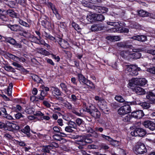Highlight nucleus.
Returning a JSON list of instances; mask_svg holds the SVG:
<instances>
[{
	"mask_svg": "<svg viewBox=\"0 0 155 155\" xmlns=\"http://www.w3.org/2000/svg\"><path fill=\"white\" fill-rule=\"evenodd\" d=\"M140 71L141 69L140 68L136 65H127L126 66L125 71L128 75L136 76L138 74V71Z\"/></svg>",
	"mask_w": 155,
	"mask_h": 155,
	"instance_id": "obj_1",
	"label": "nucleus"
},
{
	"mask_svg": "<svg viewBox=\"0 0 155 155\" xmlns=\"http://www.w3.org/2000/svg\"><path fill=\"white\" fill-rule=\"evenodd\" d=\"M86 111L96 119L100 118L101 114L98 109L94 105L90 106L89 108H86Z\"/></svg>",
	"mask_w": 155,
	"mask_h": 155,
	"instance_id": "obj_2",
	"label": "nucleus"
},
{
	"mask_svg": "<svg viewBox=\"0 0 155 155\" xmlns=\"http://www.w3.org/2000/svg\"><path fill=\"white\" fill-rule=\"evenodd\" d=\"M134 151L136 153L139 154H142L146 153L147 150L144 145L141 143H138L135 146Z\"/></svg>",
	"mask_w": 155,
	"mask_h": 155,
	"instance_id": "obj_3",
	"label": "nucleus"
},
{
	"mask_svg": "<svg viewBox=\"0 0 155 155\" xmlns=\"http://www.w3.org/2000/svg\"><path fill=\"white\" fill-rule=\"evenodd\" d=\"M146 134V130L141 128H137L131 132L130 134L133 136L143 137Z\"/></svg>",
	"mask_w": 155,
	"mask_h": 155,
	"instance_id": "obj_4",
	"label": "nucleus"
},
{
	"mask_svg": "<svg viewBox=\"0 0 155 155\" xmlns=\"http://www.w3.org/2000/svg\"><path fill=\"white\" fill-rule=\"evenodd\" d=\"M117 112L120 115H124L131 112V107L129 105H124L120 108L118 110Z\"/></svg>",
	"mask_w": 155,
	"mask_h": 155,
	"instance_id": "obj_5",
	"label": "nucleus"
},
{
	"mask_svg": "<svg viewBox=\"0 0 155 155\" xmlns=\"http://www.w3.org/2000/svg\"><path fill=\"white\" fill-rule=\"evenodd\" d=\"M133 84L136 85L143 86L147 84V81L144 78H134L131 80Z\"/></svg>",
	"mask_w": 155,
	"mask_h": 155,
	"instance_id": "obj_6",
	"label": "nucleus"
},
{
	"mask_svg": "<svg viewBox=\"0 0 155 155\" xmlns=\"http://www.w3.org/2000/svg\"><path fill=\"white\" fill-rule=\"evenodd\" d=\"M145 127L148 128L150 130L153 131L155 130V123L150 120H146L142 123Z\"/></svg>",
	"mask_w": 155,
	"mask_h": 155,
	"instance_id": "obj_7",
	"label": "nucleus"
},
{
	"mask_svg": "<svg viewBox=\"0 0 155 155\" xmlns=\"http://www.w3.org/2000/svg\"><path fill=\"white\" fill-rule=\"evenodd\" d=\"M55 42H57L60 45L61 47L63 48L66 49L68 46V42L61 38H56Z\"/></svg>",
	"mask_w": 155,
	"mask_h": 155,
	"instance_id": "obj_8",
	"label": "nucleus"
},
{
	"mask_svg": "<svg viewBox=\"0 0 155 155\" xmlns=\"http://www.w3.org/2000/svg\"><path fill=\"white\" fill-rule=\"evenodd\" d=\"M55 144L56 145L55 143L53 142L52 144H50L48 146H44L42 149L41 151L46 154V153H49L50 151L52 149L55 147Z\"/></svg>",
	"mask_w": 155,
	"mask_h": 155,
	"instance_id": "obj_9",
	"label": "nucleus"
},
{
	"mask_svg": "<svg viewBox=\"0 0 155 155\" xmlns=\"http://www.w3.org/2000/svg\"><path fill=\"white\" fill-rule=\"evenodd\" d=\"M130 38L131 39L142 42L145 41L147 40V37L143 35L134 36Z\"/></svg>",
	"mask_w": 155,
	"mask_h": 155,
	"instance_id": "obj_10",
	"label": "nucleus"
},
{
	"mask_svg": "<svg viewBox=\"0 0 155 155\" xmlns=\"http://www.w3.org/2000/svg\"><path fill=\"white\" fill-rule=\"evenodd\" d=\"M131 115L133 118L140 119L142 117L144 116V114L142 110H139L132 112L131 113Z\"/></svg>",
	"mask_w": 155,
	"mask_h": 155,
	"instance_id": "obj_11",
	"label": "nucleus"
},
{
	"mask_svg": "<svg viewBox=\"0 0 155 155\" xmlns=\"http://www.w3.org/2000/svg\"><path fill=\"white\" fill-rule=\"evenodd\" d=\"M7 27L11 30L15 31H21L22 29L21 26L16 24L14 25L9 24L7 25Z\"/></svg>",
	"mask_w": 155,
	"mask_h": 155,
	"instance_id": "obj_12",
	"label": "nucleus"
},
{
	"mask_svg": "<svg viewBox=\"0 0 155 155\" xmlns=\"http://www.w3.org/2000/svg\"><path fill=\"white\" fill-rule=\"evenodd\" d=\"M146 97L149 100L150 103L155 104V95L152 92H149L146 95Z\"/></svg>",
	"mask_w": 155,
	"mask_h": 155,
	"instance_id": "obj_13",
	"label": "nucleus"
},
{
	"mask_svg": "<svg viewBox=\"0 0 155 155\" xmlns=\"http://www.w3.org/2000/svg\"><path fill=\"white\" fill-rule=\"evenodd\" d=\"M6 41L10 44L14 45L17 48H21L22 47L21 44L17 43L15 40L13 38H9L7 39Z\"/></svg>",
	"mask_w": 155,
	"mask_h": 155,
	"instance_id": "obj_14",
	"label": "nucleus"
},
{
	"mask_svg": "<svg viewBox=\"0 0 155 155\" xmlns=\"http://www.w3.org/2000/svg\"><path fill=\"white\" fill-rule=\"evenodd\" d=\"M51 90L52 91L53 94H54L58 96L61 95V94L62 93V92L57 87H51Z\"/></svg>",
	"mask_w": 155,
	"mask_h": 155,
	"instance_id": "obj_15",
	"label": "nucleus"
},
{
	"mask_svg": "<svg viewBox=\"0 0 155 155\" xmlns=\"http://www.w3.org/2000/svg\"><path fill=\"white\" fill-rule=\"evenodd\" d=\"M60 85L62 90L64 91L66 94H71V91L68 89L67 85L65 83H61L60 84Z\"/></svg>",
	"mask_w": 155,
	"mask_h": 155,
	"instance_id": "obj_16",
	"label": "nucleus"
},
{
	"mask_svg": "<svg viewBox=\"0 0 155 155\" xmlns=\"http://www.w3.org/2000/svg\"><path fill=\"white\" fill-rule=\"evenodd\" d=\"M134 91L138 95H143L145 93L144 90L139 87H137L134 88Z\"/></svg>",
	"mask_w": 155,
	"mask_h": 155,
	"instance_id": "obj_17",
	"label": "nucleus"
},
{
	"mask_svg": "<svg viewBox=\"0 0 155 155\" xmlns=\"http://www.w3.org/2000/svg\"><path fill=\"white\" fill-rule=\"evenodd\" d=\"M78 78L80 83L84 84L87 80L82 74H78Z\"/></svg>",
	"mask_w": 155,
	"mask_h": 155,
	"instance_id": "obj_18",
	"label": "nucleus"
},
{
	"mask_svg": "<svg viewBox=\"0 0 155 155\" xmlns=\"http://www.w3.org/2000/svg\"><path fill=\"white\" fill-rule=\"evenodd\" d=\"M6 13L7 14L13 18H18L19 16L18 14L16 13L12 10L8 9L7 10Z\"/></svg>",
	"mask_w": 155,
	"mask_h": 155,
	"instance_id": "obj_19",
	"label": "nucleus"
},
{
	"mask_svg": "<svg viewBox=\"0 0 155 155\" xmlns=\"http://www.w3.org/2000/svg\"><path fill=\"white\" fill-rule=\"evenodd\" d=\"M30 127L28 125H27L25 127L21 130V131L24 133L26 134L27 136L28 137H30L31 136L30 133Z\"/></svg>",
	"mask_w": 155,
	"mask_h": 155,
	"instance_id": "obj_20",
	"label": "nucleus"
},
{
	"mask_svg": "<svg viewBox=\"0 0 155 155\" xmlns=\"http://www.w3.org/2000/svg\"><path fill=\"white\" fill-rule=\"evenodd\" d=\"M37 52L42 55L48 56L50 55V53L43 48H37Z\"/></svg>",
	"mask_w": 155,
	"mask_h": 155,
	"instance_id": "obj_21",
	"label": "nucleus"
},
{
	"mask_svg": "<svg viewBox=\"0 0 155 155\" xmlns=\"http://www.w3.org/2000/svg\"><path fill=\"white\" fill-rule=\"evenodd\" d=\"M112 29V31L114 32H117L119 29L120 30V32L127 33L129 31L128 29L124 27H119V28H113Z\"/></svg>",
	"mask_w": 155,
	"mask_h": 155,
	"instance_id": "obj_22",
	"label": "nucleus"
},
{
	"mask_svg": "<svg viewBox=\"0 0 155 155\" xmlns=\"http://www.w3.org/2000/svg\"><path fill=\"white\" fill-rule=\"evenodd\" d=\"M83 137L84 138L83 140L84 141L83 143V146L85 145L86 143H91L93 142L91 138L88 137L86 135H83Z\"/></svg>",
	"mask_w": 155,
	"mask_h": 155,
	"instance_id": "obj_23",
	"label": "nucleus"
},
{
	"mask_svg": "<svg viewBox=\"0 0 155 155\" xmlns=\"http://www.w3.org/2000/svg\"><path fill=\"white\" fill-rule=\"evenodd\" d=\"M99 107L100 108L101 110H105L107 108V103L104 100H103L101 103L99 104Z\"/></svg>",
	"mask_w": 155,
	"mask_h": 155,
	"instance_id": "obj_24",
	"label": "nucleus"
},
{
	"mask_svg": "<svg viewBox=\"0 0 155 155\" xmlns=\"http://www.w3.org/2000/svg\"><path fill=\"white\" fill-rule=\"evenodd\" d=\"M44 35L46 38L49 39L54 42L56 41L55 40L56 39V38L54 37L45 31L44 32Z\"/></svg>",
	"mask_w": 155,
	"mask_h": 155,
	"instance_id": "obj_25",
	"label": "nucleus"
},
{
	"mask_svg": "<svg viewBox=\"0 0 155 155\" xmlns=\"http://www.w3.org/2000/svg\"><path fill=\"white\" fill-rule=\"evenodd\" d=\"M67 124L73 129H77V126L74 122L70 120L67 123Z\"/></svg>",
	"mask_w": 155,
	"mask_h": 155,
	"instance_id": "obj_26",
	"label": "nucleus"
},
{
	"mask_svg": "<svg viewBox=\"0 0 155 155\" xmlns=\"http://www.w3.org/2000/svg\"><path fill=\"white\" fill-rule=\"evenodd\" d=\"M133 118V117L131 115H128L123 118V120L125 122H131L132 121V119Z\"/></svg>",
	"mask_w": 155,
	"mask_h": 155,
	"instance_id": "obj_27",
	"label": "nucleus"
},
{
	"mask_svg": "<svg viewBox=\"0 0 155 155\" xmlns=\"http://www.w3.org/2000/svg\"><path fill=\"white\" fill-rule=\"evenodd\" d=\"M130 54H131L128 51H122L120 53V55L124 58H126Z\"/></svg>",
	"mask_w": 155,
	"mask_h": 155,
	"instance_id": "obj_28",
	"label": "nucleus"
},
{
	"mask_svg": "<svg viewBox=\"0 0 155 155\" xmlns=\"http://www.w3.org/2000/svg\"><path fill=\"white\" fill-rule=\"evenodd\" d=\"M104 16L101 14H95V20L102 21L104 19Z\"/></svg>",
	"mask_w": 155,
	"mask_h": 155,
	"instance_id": "obj_29",
	"label": "nucleus"
},
{
	"mask_svg": "<svg viewBox=\"0 0 155 155\" xmlns=\"http://www.w3.org/2000/svg\"><path fill=\"white\" fill-rule=\"evenodd\" d=\"M53 129L54 132L56 133H59L61 134L64 135L65 136H66L65 134L61 132L62 130L60 127H58L57 126H55L53 127Z\"/></svg>",
	"mask_w": 155,
	"mask_h": 155,
	"instance_id": "obj_30",
	"label": "nucleus"
},
{
	"mask_svg": "<svg viewBox=\"0 0 155 155\" xmlns=\"http://www.w3.org/2000/svg\"><path fill=\"white\" fill-rule=\"evenodd\" d=\"M84 84L86 85L91 89H94L95 88V86L93 83L88 79L87 80L86 82Z\"/></svg>",
	"mask_w": 155,
	"mask_h": 155,
	"instance_id": "obj_31",
	"label": "nucleus"
},
{
	"mask_svg": "<svg viewBox=\"0 0 155 155\" xmlns=\"http://www.w3.org/2000/svg\"><path fill=\"white\" fill-rule=\"evenodd\" d=\"M87 19L90 22H91L95 20V14L87 15Z\"/></svg>",
	"mask_w": 155,
	"mask_h": 155,
	"instance_id": "obj_32",
	"label": "nucleus"
},
{
	"mask_svg": "<svg viewBox=\"0 0 155 155\" xmlns=\"http://www.w3.org/2000/svg\"><path fill=\"white\" fill-rule=\"evenodd\" d=\"M41 96H38V98L39 99L41 100H43L44 98V97L47 94V92L45 91L44 90H41Z\"/></svg>",
	"mask_w": 155,
	"mask_h": 155,
	"instance_id": "obj_33",
	"label": "nucleus"
},
{
	"mask_svg": "<svg viewBox=\"0 0 155 155\" xmlns=\"http://www.w3.org/2000/svg\"><path fill=\"white\" fill-rule=\"evenodd\" d=\"M50 7L52 11L53 12L55 15L58 13V10L55 8V6L51 3L49 4Z\"/></svg>",
	"mask_w": 155,
	"mask_h": 155,
	"instance_id": "obj_34",
	"label": "nucleus"
},
{
	"mask_svg": "<svg viewBox=\"0 0 155 155\" xmlns=\"http://www.w3.org/2000/svg\"><path fill=\"white\" fill-rule=\"evenodd\" d=\"M19 23L22 25L25 26L26 27L29 28L30 25H29L25 21L23 20L19 19L18 20V21Z\"/></svg>",
	"mask_w": 155,
	"mask_h": 155,
	"instance_id": "obj_35",
	"label": "nucleus"
},
{
	"mask_svg": "<svg viewBox=\"0 0 155 155\" xmlns=\"http://www.w3.org/2000/svg\"><path fill=\"white\" fill-rule=\"evenodd\" d=\"M107 24L112 25L114 26H117L118 27L120 26V22H111L110 21H108L107 22Z\"/></svg>",
	"mask_w": 155,
	"mask_h": 155,
	"instance_id": "obj_36",
	"label": "nucleus"
},
{
	"mask_svg": "<svg viewBox=\"0 0 155 155\" xmlns=\"http://www.w3.org/2000/svg\"><path fill=\"white\" fill-rule=\"evenodd\" d=\"M115 99L117 101L120 103H123L125 101V100L121 96H116L115 97Z\"/></svg>",
	"mask_w": 155,
	"mask_h": 155,
	"instance_id": "obj_37",
	"label": "nucleus"
},
{
	"mask_svg": "<svg viewBox=\"0 0 155 155\" xmlns=\"http://www.w3.org/2000/svg\"><path fill=\"white\" fill-rule=\"evenodd\" d=\"M4 68L8 71L15 72V69L11 66L6 65L4 67Z\"/></svg>",
	"mask_w": 155,
	"mask_h": 155,
	"instance_id": "obj_38",
	"label": "nucleus"
},
{
	"mask_svg": "<svg viewBox=\"0 0 155 155\" xmlns=\"http://www.w3.org/2000/svg\"><path fill=\"white\" fill-rule=\"evenodd\" d=\"M117 46L118 47L123 48H128L130 47V46H128L123 42H120L117 43Z\"/></svg>",
	"mask_w": 155,
	"mask_h": 155,
	"instance_id": "obj_39",
	"label": "nucleus"
},
{
	"mask_svg": "<svg viewBox=\"0 0 155 155\" xmlns=\"http://www.w3.org/2000/svg\"><path fill=\"white\" fill-rule=\"evenodd\" d=\"M72 25L73 28L78 31L80 32L81 31V28H80L79 25L74 22H73L72 23Z\"/></svg>",
	"mask_w": 155,
	"mask_h": 155,
	"instance_id": "obj_40",
	"label": "nucleus"
},
{
	"mask_svg": "<svg viewBox=\"0 0 155 155\" xmlns=\"http://www.w3.org/2000/svg\"><path fill=\"white\" fill-rule=\"evenodd\" d=\"M32 78L33 80L38 83H40L42 80L38 76L36 75H33L32 76Z\"/></svg>",
	"mask_w": 155,
	"mask_h": 155,
	"instance_id": "obj_41",
	"label": "nucleus"
},
{
	"mask_svg": "<svg viewBox=\"0 0 155 155\" xmlns=\"http://www.w3.org/2000/svg\"><path fill=\"white\" fill-rule=\"evenodd\" d=\"M5 125L6 127H7L8 130L10 131H13L12 123L8 121L6 123Z\"/></svg>",
	"mask_w": 155,
	"mask_h": 155,
	"instance_id": "obj_42",
	"label": "nucleus"
},
{
	"mask_svg": "<svg viewBox=\"0 0 155 155\" xmlns=\"http://www.w3.org/2000/svg\"><path fill=\"white\" fill-rule=\"evenodd\" d=\"M139 15L142 17H146L148 15V13L143 10H140L138 12Z\"/></svg>",
	"mask_w": 155,
	"mask_h": 155,
	"instance_id": "obj_43",
	"label": "nucleus"
},
{
	"mask_svg": "<svg viewBox=\"0 0 155 155\" xmlns=\"http://www.w3.org/2000/svg\"><path fill=\"white\" fill-rule=\"evenodd\" d=\"M140 106L144 109H148L150 107V104L147 102H142L140 104Z\"/></svg>",
	"mask_w": 155,
	"mask_h": 155,
	"instance_id": "obj_44",
	"label": "nucleus"
},
{
	"mask_svg": "<svg viewBox=\"0 0 155 155\" xmlns=\"http://www.w3.org/2000/svg\"><path fill=\"white\" fill-rule=\"evenodd\" d=\"M34 38L36 39V41H35V43L39 45H43L45 42V41L43 39H41V38H38L36 37H35Z\"/></svg>",
	"mask_w": 155,
	"mask_h": 155,
	"instance_id": "obj_45",
	"label": "nucleus"
},
{
	"mask_svg": "<svg viewBox=\"0 0 155 155\" xmlns=\"http://www.w3.org/2000/svg\"><path fill=\"white\" fill-rule=\"evenodd\" d=\"M63 105L68 109L71 110L72 109V106L71 104L69 102L66 101L63 103Z\"/></svg>",
	"mask_w": 155,
	"mask_h": 155,
	"instance_id": "obj_46",
	"label": "nucleus"
},
{
	"mask_svg": "<svg viewBox=\"0 0 155 155\" xmlns=\"http://www.w3.org/2000/svg\"><path fill=\"white\" fill-rule=\"evenodd\" d=\"M21 31L24 33V37L27 38H29L30 37L31 34L28 31H26L25 30L23 29L22 28V30Z\"/></svg>",
	"mask_w": 155,
	"mask_h": 155,
	"instance_id": "obj_47",
	"label": "nucleus"
},
{
	"mask_svg": "<svg viewBox=\"0 0 155 155\" xmlns=\"http://www.w3.org/2000/svg\"><path fill=\"white\" fill-rule=\"evenodd\" d=\"M65 131L68 133H72L74 132V130L68 125L64 128Z\"/></svg>",
	"mask_w": 155,
	"mask_h": 155,
	"instance_id": "obj_48",
	"label": "nucleus"
},
{
	"mask_svg": "<svg viewBox=\"0 0 155 155\" xmlns=\"http://www.w3.org/2000/svg\"><path fill=\"white\" fill-rule=\"evenodd\" d=\"M0 19L4 21H6L8 20V17L5 15L2 14H0Z\"/></svg>",
	"mask_w": 155,
	"mask_h": 155,
	"instance_id": "obj_49",
	"label": "nucleus"
},
{
	"mask_svg": "<svg viewBox=\"0 0 155 155\" xmlns=\"http://www.w3.org/2000/svg\"><path fill=\"white\" fill-rule=\"evenodd\" d=\"M110 143L111 145L115 146H117L120 144V142L118 141L113 140V139Z\"/></svg>",
	"mask_w": 155,
	"mask_h": 155,
	"instance_id": "obj_50",
	"label": "nucleus"
},
{
	"mask_svg": "<svg viewBox=\"0 0 155 155\" xmlns=\"http://www.w3.org/2000/svg\"><path fill=\"white\" fill-rule=\"evenodd\" d=\"M70 98L71 99V101L73 102L74 104H75V102L78 100V98L74 94L71 95V97Z\"/></svg>",
	"mask_w": 155,
	"mask_h": 155,
	"instance_id": "obj_51",
	"label": "nucleus"
},
{
	"mask_svg": "<svg viewBox=\"0 0 155 155\" xmlns=\"http://www.w3.org/2000/svg\"><path fill=\"white\" fill-rule=\"evenodd\" d=\"M75 122L76 125L78 126H80L82 124L83 121L81 119L78 118L76 119Z\"/></svg>",
	"mask_w": 155,
	"mask_h": 155,
	"instance_id": "obj_52",
	"label": "nucleus"
},
{
	"mask_svg": "<svg viewBox=\"0 0 155 155\" xmlns=\"http://www.w3.org/2000/svg\"><path fill=\"white\" fill-rule=\"evenodd\" d=\"M94 99L96 101H97V102L99 104L101 103L103 100H104L102 98L100 97L97 96H95Z\"/></svg>",
	"mask_w": 155,
	"mask_h": 155,
	"instance_id": "obj_53",
	"label": "nucleus"
},
{
	"mask_svg": "<svg viewBox=\"0 0 155 155\" xmlns=\"http://www.w3.org/2000/svg\"><path fill=\"white\" fill-rule=\"evenodd\" d=\"M91 29L93 31H97L99 30L98 25H94L91 27Z\"/></svg>",
	"mask_w": 155,
	"mask_h": 155,
	"instance_id": "obj_54",
	"label": "nucleus"
},
{
	"mask_svg": "<svg viewBox=\"0 0 155 155\" xmlns=\"http://www.w3.org/2000/svg\"><path fill=\"white\" fill-rule=\"evenodd\" d=\"M34 109L33 108H29L25 110V112L29 114H32L34 113Z\"/></svg>",
	"mask_w": 155,
	"mask_h": 155,
	"instance_id": "obj_55",
	"label": "nucleus"
},
{
	"mask_svg": "<svg viewBox=\"0 0 155 155\" xmlns=\"http://www.w3.org/2000/svg\"><path fill=\"white\" fill-rule=\"evenodd\" d=\"M101 136L102 138L105 139L106 140H108L110 142L112 140V139L110 137L105 135L103 134H101Z\"/></svg>",
	"mask_w": 155,
	"mask_h": 155,
	"instance_id": "obj_56",
	"label": "nucleus"
},
{
	"mask_svg": "<svg viewBox=\"0 0 155 155\" xmlns=\"http://www.w3.org/2000/svg\"><path fill=\"white\" fill-rule=\"evenodd\" d=\"M52 137L54 140L59 141L61 137L59 135L55 134L53 135Z\"/></svg>",
	"mask_w": 155,
	"mask_h": 155,
	"instance_id": "obj_57",
	"label": "nucleus"
},
{
	"mask_svg": "<svg viewBox=\"0 0 155 155\" xmlns=\"http://www.w3.org/2000/svg\"><path fill=\"white\" fill-rule=\"evenodd\" d=\"M101 9V13H104L107 12L108 11V9L105 7H101L100 8Z\"/></svg>",
	"mask_w": 155,
	"mask_h": 155,
	"instance_id": "obj_58",
	"label": "nucleus"
},
{
	"mask_svg": "<svg viewBox=\"0 0 155 155\" xmlns=\"http://www.w3.org/2000/svg\"><path fill=\"white\" fill-rule=\"evenodd\" d=\"M10 58H11L12 60L16 61H18V59H19V57L12 54H10Z\"/></svg>",
	"mask_w": 155,
	"mask_h": 155,
	"instance_id": "obj_59",
	"label": "nucleus"
},
{
	"mask_svg": "<svg viewBox=\"0 0 155 155\" xmlns=\"http://www.w3.org/2000/svg\"><path fill=\"white\" fill-rule=\"evenodd\" d=\"M101 8L100 6H95L94 7V10H95V11L98 13H101Z\"/></svg>",
	"mask_w": 155,
	"mask_h": 155,
	"instance_id": "obj_60",
	"label": "nucleus"
},
{
	"mask_svg": "<svg viewBox=\"0 0 155 155\" xmlns=\"http://www.w3.org/2000/svg\"><path fill=\"white\" fill-rule=\"evenodd\" d=\"M3 117L8 120H11L13 119L12 117L10 115L8 114L7 113L6 114H5Z\"/></svg>",
	"mask_w": 155,
	"mask_h": 155,
	"instance_id": "obj_61",
	"label": "nucleus"
},
{
	"mask_svg": "<svg viewBox=\"0 0 155 155\" xmlns=\"http://www.w3.org/2000/svg\"><path fill=\"white\" fill-rule=\"evenodd\" d=\"M148 71L153 74H155V67H153L148 69Z\"/></svg>",
	"mask_w": 155,
	"mask_h": 155,
	"instance_id": "obj_62",
	"label": "nucleus"
},
{
	"mask_svg": "<svg viewBox=\"0 0 155 155\" xmlns=\"http://www.w3.org/2000/svg\"><path fill=\"white\" fill-rule=\"evenodd\" d=\"M12 65L17 68H20L21 69L22 68V66L20 64H19L16 62H13L12 63Z\"/></svg>",
	"mask_w": 155,
	"mask_h": 155,
	"instance_id": "obj_63",
	"label": "nucleus"
},
{
	"mask_svg": "<svg viewBox=\"0 0 155 155\" xmlns=\"http://www.w3.org/2000/svg\"><path fill=\"white\" fill-rule=\"evenodd\" d=\"M15 3L14 1H9L8 5L11 8H14L15 6Z\"/></svg>",
	"mask_w": 155,
	"mask_h": 155,
	"instance_id": "obj_64",
	"label": "nucleus"
}]
</instances>
